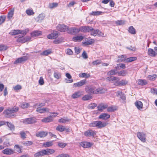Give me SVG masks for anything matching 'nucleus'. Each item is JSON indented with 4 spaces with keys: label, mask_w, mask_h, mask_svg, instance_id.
Masks as SVG:
<instances>
[{
    "label": "nucleus",
    "mask_w": 157,
    "mask_h": 157,
    "mask_svg": "<svg viewBox=\"0 0 157 157\" xmlns=\"http://www.w3.org/2000/svg\"><path fill=\"white\" fill-rule=\"evenodd\" d=\"M93 98L92 96L89 94H87L84 96L82 98V99L83 101H87L90 100Z\"/></svg>",
    "instance_id": "f704fd0d"
},
{
    "label": "nucleus",
    "mask_w": 157,
    "mask_h": 157,
    "mask_svg": "<svg viewBox=\"0 0 157 157\" xmlns=\"http://www.w3.org/2000/svg\"><path fill=\"white\" fill-rule=\"evenodd\" d=\"M13 10H11L9 11L8 14V18L10 19L13 16Z\"/></svg>",
    "instance_id": "052dcab7"
},
{
    "label": "nucleus",
    "mask_w": 157,
    "mask_h": 157,
    "mask_svg": "<svg viewBox=\"0 0 157 157\" xmlns=\"http://www.w3.org/2000/svg\"><path fill=\"white\" fill-rule=\"evenodd\" d=\"M48 135V132L44 131H42L36 133V136L37 137H44Z\"/></svg>",
    "instance_id": "6ab92c4d"
},
{
    "label": "nucleus",
    "mask_w": 157,
    "mask_h": 157,
    "mask_svg": "<svg viewBox=\"0 0 157 157\" xmlns=\"http://www.w3.org/2000/svg\"><path fill=\"white\" fill-rule=\"evenodd\" d=\"M108 107L107 104H100L98 107V109L100 111H102L103 109H106Z\"/></svg>",
    "instance_id": "7c9ffc66"
},
{
    "label": "nucleus",
    "mask_w": 157,
    "mask_h": 157,
    "mask_svg": "<svg viewBox=\"0 0 157 157\" xmlns=\"http://www.w3.org/2000/svg\"><path fill=\"white\" fill-rule=\"evenodd\" d=\"M52 53V51L51 49L46 50L41 53L40 55L43 56H47Z\"/></svg>",
    "instance_id": "a19ab883"
},
{
    "label": "nucleus",
    "mask_w": 157,
    "mask_h": 157,
    "mask_svg": "<svg viewBox=\"0 0 157 157\" xmlns=\"http://www.w3.org/2000/svg\"><path fill=\"white\" fill-rule=\"evenodd\" d=\"M117 110V108L115 106H110L107 109V111L108 112H113Z\"/></svg>",
    "instance_id": "6e6d98bb"
},
{
    "label": "nucleus",
    "mask_w": 157,
    "mask_h": 157,
    "mask_svg": "<svg viewBox=\"0 0 157 157\" xmlns=\"http://www.w3.org/2000/svg\"><path fill=\"white\" fill-rule=\"evenodd\" d=\"M56 157H69V156L67 154H62L58 155Z\"/></svg>",
    "instance_id": "774afa93"
},
{
    "label": "nucleus",
    "mask_w": 157,
    "mask_h": 157,
    "mask_svg": "<svg viewBox=\"0 0 157 157\" xmlns=\"http://www.w3.org/2000/svg\"><path fill=\"white\" fill-rule=\"evenodd\" d=\"M30 39V38L25 37V38H22L17 40V41L21 42L22 43H24L25 42L29 41Z\"/></svg>",
    "instance_id": "4c0bfd02"
},
{
    "label": "nucleus",
    "mask_w": 157,
    "mask_h": 157,
    "mask_svg": "<svg viewBox=\"0 0 157 157\" xmlns=\"http://www.w3.org/2000/svg\"><path fill=\"white\" fill-rule=\"evenodd\" d=\"M59 33L56 31H53L50 34L47 36L48 38L49 39H56L59 36Z\"/></svg>",
    "instance_id": "39448f33"
},
{
    "label": "nucleus",
    "mask_w": 157,
    "mask_h": 157,
    "mask_svg": "<svg viewBox=\"0 0 157 157\" xmlns=\"http://www.w3.org/2000/svg\"><path fill=\"white\" fill-rule=\"evenodd\" d=\"M6 124L8 125V127L10 128V129L11 130H14L15 127L11 123L6 122Z\"/></svg>",
    "instance_id": "5fc2aeb1"
},
{
    "label": "nucleus",
    "mask_w": 157,
    "mask_h": 157,
    "mask_svg": "<svg viewBox=\"0 0 157 157\" xmlns=\"http://www.w3.org/2000/svg\"><path fill=\"white\" fill-rule=\"evenodd\" d=\"M86 83V80H82L80 82L75 83L74 84L73 86L74 87H80L85 84Z\"/></svg>",
    "instance_id": "dca6fc26"
},
{
    "label": "nucleus",
    "mask_w": 157,
    "mask_h": 157,
    "mask_svg": "<svg viewBox=\"0 0 157 157\" xmlns=\"http://www.w3.org/2000/svg\"><path fill=\"white\" fill-rule=\"evenodd\" d=\"M80 32L79 28L75 27H71L70 29L68 28L67 33L69 34L75 35Z\"/></svg>",
    "instance_id": "0eeeda50"
},
{
    "label": "nucleus",
    "mask_w": 157,
    "mask_h": 157,
    "mask_svg": "<svg viewBox=\"0 0 157 157\" xmlns=\"http://www.w3.org/2000/svg\"><path fill=\"white\" fill-rule=\"evenodd\" d=\"M80 146L83 148H89L92 145V144L88 142H82L79 143Z\"/></svg>",
    "instance_id": "f8f14e48"
},
{
    "label": "nucleus",
    "mask_w": 157,
    "mask_h": 157,
    "mask_svg": "<svg viewBox=\"0 0 157 157\" xmlns=\"http://www.w3.org/2000/svg\"><path fill=\"white\" fill-rule=\"evenodd\" d=\"M53 145L52 142V141H49L44 143L43 144V146L45 147H51Z\"/></svg>",
    "instance_id": "72a5a7b5"
},
{
    "label": "nucleus",
    "mask_w": 157,
    "mask_h": 157,
    "mask_svg": "<svg viewBox=\"0 0 157 157\" xmlns=\"http://www.w3.org/2000/svg\"><path fill=\"white\" fill-rule=\"evenodd\" d=\"M107 124V123L105 122L102 123L100 121H94L89 124L90 127H97L98 128H101L105 126Z\"/></svg>",
    "instance_id": "f03ea898"
},
{
    "label": "nucleus",
    "mask_w": 157,
    "mask_h": 157,
    "mask_svg": "<svg viewBox=\"0 0 157 157\" xmlns=\"http://www.w3.org/2000/svg\"><path fill=\"white\" fill-rule=\"evenodd\" d=\"M120 96L121 99L123 100H124L126 99L125 95L121 92L118 91L117 92V96Z\"/></svg>",
    "instance_id": "473e14b6"
},
{
    "label": "nucleus",
    "mask_w": 157,
    "mask_h": 157,
    "mask_svg": "<svg viewBox=\"0 0 157 157\" xmlns=\"http://www.w3.org/2000/svg\"><path fill=\"white\" fill-rule=\"evenodd\" d=\"M117 74L118 76H125L127 74V72L126 70H122L118 72H117Z\"/></svg>",
    "instance_id": "ea45409f"
},
{
    "label": "nucleus",
    "mask_w": 157,
    "mask_h": 157,
    "mask_svg": "<svg viewBox=\"0 0 157 157\" xmlns=\"http://www.w3.org/2000/svg\"><path fill=\"white\" fill-rule=\"evenodd\" d=\"M157 75L155 74L153 75H149L147 77L148 79L151 80H154L157 78Z\"/></svg>",
    "instance_id": "603ef678"
},
{
    "label": "nucleus",
    "mask_w": 157,
    "mask_h": 157,
    "mask_svg": "<svg viewBox=\"0 0 157 157\" xmlns=\"http://www.w3.org/2000/svg\"><path fill=\"white\" fill-rule=\"evenodd\" d=\"M128 32L131 34H134L136 33L135 29L132 26H131L129 28Z\"/></svg>",
    "instance_id": "09e8293b"
},
{
    "label": "nucleus",
    "mask_w": 157,
    "mask_h": 157,
    "mask_svg": "<svg viewBox=\"0 0 157 157\" xmlns=\"http://www.w3.org/2000/svg\"><path fill=\"white\" fill-rule=\"evenodd\" d=\"M137 137L143 142H145L146 140V135L143 132H139L137 133Z\"/></svg>",
    "instance_id": "6e6552de"
},
{
    "label": "nucleus",
    "mask_w": 157,
    "mask_h": 157,
    "mask_svg": "<svg viewBox=\"0 0 157 157\" xmlns=\"http://www.w3.org/2000/svg\"><path fill=\"white\" fill-rule=\"evenodd\" d=\"M28 59L27 57L25 56L20 57L17 59L14 62V64H16L18 63H21L22 62L26 61Z\"/></svg>",
    "instance_id": "2eb2a0df"
},
{
    "label": "nucleus",
    "mask_w": 157,
    "mask_h": 157,
    "mask_svg": "<svg viewBox=\"0 0 157 157\" xmlns=\"http://www.w3.org/2000/svg\"><path fill=\"white\" fill-rule=\"evenodd\" d=\"M53 41V43L54 44H60L62 43L63 41V38L62 37H59L57 39H56Z\"/></svg>",
    "instance_id": "e433bc0d"
},
{
    "label": "nucleus",
    "mask_w": 157,
    "mask_h": 157,
    "mask_svg": "<svg viewBox=\"0 0 157 157\" xmlns=\"http://www.w3.org/2000/svg\"><path fill=\"white\" fill-rule=\"evenodd\" d=\"M126 58L127 57L125 55H122L119 56L118 57L117 61L119 62H121L123 61L125 62V60Z\"/></svg>",
    "instance_id": "a878e982"
},
{
    "label": "nucleus",
    "mask_w": 157,
    "mask_h": 157,
    "mask_svg": "<svg viewBox=\"0 0 157 157\" xmlns=\"http://www.w3.org/2000/svg\"><path fill=\"white\" fill-rule=\"evenodd\" d=\"M82 92L80 91H78L74 93L71 95V97L73 99L78 98L81 96L82 95Z\"/></svg>",
    "instance_id": "b1692460"
},
{
    "label": "nucleus",
    "mask_w": 157,
    "mask_h": 157,
    "mask_svg": "<svg viewBox=\"0 0 157 157\" xmlns=\"http://www.w3.org/2000/svg\"><path fill=\"white\" fill-rule=\"evenodd\" d=\"M83 39V37L82 36H78L74 37L73 38L72 40L75 42L81 41Z\"/></svg>",
    "instance_id": "c85d7f7f"
},
{
    "label": "nucleus",
    "mask_w": 157,
    "mask_h": 157,
    "mask_svg": "<svg viewBox=\"0 0 157 157\" xmlns=\"http://www.w3.org/2000/svg\"><path fill=\"white\" fill-rule=\"evenodd\" d=\"M90 30V35L94 36H104V33H102L101 31L98 29H95L92 27L91 28Z\"/></svg>",
    "instance_id": "7ed1b4c3"
},
{
    "label": "nucleus",
    "mask_w": 157,
    "mask_h": 157,
    "mask_svg": "<svg viewBox=\"0 0 157 157\" xmlns=\"http://www.w3.org/2000/svg\"><path fill=\"white\" fill-rule=\"evenodd\" d=\"M69 121L70 120L68 119L67 118L64 117L59 119L58 121L60 123H64L67 122Z\"/></svg>",
    "instance_id": "79ce46f5"
},
{
    "label": "nucleus",
    "mask_w": 157,
    "mask_h": 157,
    "mask_svg": "<svg viewBox=\"0 0 157 157\" xmlns=\"http://www.w3.org/2000/svg\"><path fill=\"white\" fill-rule=\"evenodd\" d=\"M3 153L7 155H10L14 153V151L12 149L6 148L2 151Z\"/></svg>",
    "instance_id": "a211bd4d"
},
{
    "label": "nucleus",
    "mask_w": 157,
    "mask_h": 157,
    "mask_svg": "<svg viewBox=\"0 0 157 157\" xmlns=\"http://www.w3.org/2000/svg\"><path fill=\"white\" fill-rule=\"evenodd\" d=\"M26 13L28 15H33L34 14V13L33 10L31 9H28L26 11Z\"/></svg>",
    "instance_id": "bf43d9fd"
},
{
    "label": "nucleus",
    "mask_w": 157,
    "mask_h": 157,
    "mask_svg": "<svg viewBox=\"0 0 157 157\" xmlns=\"http://www.w3.org/2000/svg\"><path fill=\"white\" fill-rule=\"evenodd\" d=\"M44 155L43 150L39 151L35 153L34 156L35 157H40L44 156Z\"/></svg>",
    "instance_id": "c756f323"
},
{
    "label": "nucleus",
    "mask_w": 157,
    "mask_h": 157,
    "mask_svg": "<svg viewBox=\"0 0 157 157\" xmlns=\"http://www.w3.org/2000/svg\"><path fill=\"white\" fill-rule=\"evenodd\" d=\"M45 17L44 15L43 14H41L36 18V20L37 21H41L44 20Z\"/></svg>",
    "instance_id": "58836bf2"
},
{
    "label": "nucleus",
    "mask_w": 157,
    "mask_h": 157,
    "mask_svg": "<svg viewBox=\"0 0 157 157\" xmlns=\"http://www.w3.org/2000/svg\"><path fill=\"white\" fill-rule=\"evenodd\" d=\"M148 54L149 55L152 57H154L157 54L156 52L151 48L148 49Z\"/></svg>",
    "instance_id": "393cba45"
},
{
    "label": "nucleus",
    "mask_w": 157,
    "mask_h": 157,
    "mask_svg": "<svg viewBox=\"0 0 157 157\" xmlns=\"http://www.w3.org/2000/svg\"><path fill=\"white\" fill-rule=\"evenodd\" d=\"M117 70H112L107 73V75H116L117 74Z\"/></svg>",
    "instance_id": "c03bdc74"
},
{
    "label": "nucleus",
    "mask_w": 157,
    "mask_h": 157,
    "mask_svg": "<svg viewBox=\"0 0 157 157\" xmlns=\"http://www.w3.org/2000/svg\"><path fill=\"white\" fill-rule=\"evenodd\" d=\"M137 58L136 57H131L128 58H126L125 60V63H129L136 60Z\"/></svg>",
    "instance_id": "2f4dec72"
},
{
    "label": "nucleus",
    "mask_w": 157,
    "mask_h": 157,
    "mask_svg": "<svg viewBox=\"0 0 157 157\" xmlns=\"http://www.w3.org/2000/svg\"><path fill=\"white\" fill-rule=\"evenodd\" d=\"M56 130L60 132H63L64 131H66L67 132H69V128H66L63 125H59L56 128Z\"/></svg>",
    "instance_id": "ddd939ff"
},
{
    "label": "nucleus",
    "mask_w": 157,
    "mask_h": 157,
    "mask_svg": "<svg viewBox=\"0 0 157 157\" xmlns=\"http://www.w3.org/2000/svg\"><path fill=\"white\" fill-rule=\"evenodd\" d=\"M6 18V16L4 15L0 16V25L4 22Z\"/></svg>",
    "instance_id": "680f3d73"
},
{
    "label": "nucleus",
    "mask_w": 157,
    "mask_h": 157,
    "mask_svg": "<svg viewBox=\"0 0 157 157\" xmlns=\"http://www.w3.org/2000/svg\"><path fill=\"white\" fill-rule=\"evenodd\" d=\"M20 30H14L10 32L9 34L11 35H16L19 34Z\"/></svg>",
    "instance_id": "a18cd8bd"
},
{
    "label": "nucleus",
    "mask_w": 157,
    "mask_h": 157,
    "mask_svg": "<svg viewBox=\"0 0 157 157\" xmlns=\"http://www.w3.org/2000/svg\"><path fill=\"white\" fill-rule=\"evenodd\" d=\"M36 111L37 112L43 113H44L45 112H48L49 111V109L48 108H41L39 107L36 108Z\"/></svg>",
    "instance_id": "4be33fe9"
},
{
    "label": "nucleus",
    "mask_w": 157,
    "mask_h": 157,
    "mask_svg": "<svg viewBox=\"0 0 157 157\" xmlns=\"http://www.w3.org/2000/svg\"><path fill=\"white\" fill-rule=\"evenodd\" d=\"M135 105L137 109L141 110L143 108V104L140 101H137L135 103Z\"/></svg>",
    "instance_id": "f3484780"
},
{
    "label": "nucleus",
    "mask_w": 157,
    "mask_h": 157,
    "mask_svg": "<svg viewBox=\"0 0 157 157\" xmlns=\"http://www.w3.org/2000/svg\"><path fill=\"white\" fill-rule=\"evenodd\" d=\"M96 133L92 130H90L85 132L84 135L86 136H94L96 135Z\"/></svg>",
    "instance_id": "9b49d317"
},
{
    "label": "nucleus",
    "mask_w": 157,
    "mask_h": 157,
    "mask_svg": "<svg viewBox=\"0 0 157 157\" xmlns=\"http://www.w3.org/2000/svg\"><path fill=\"white\" fill-rule=\"evenodd\" d=\"M79 76L80 77L87 78L90 77V75L86 73H83L81 74H79Z\"/></svg>",
    "instance_id": "864d4df0"
},
{
    "label": "nucleus",
    "mask_w": 157,
    "mask_h": 157,
    "mask_svg": "<svg viewBox=\"0 0 157 157\" xmlns=\"http://www.w3.org/2000/svg\"><path fill=\"white\" fill-rule=\"evenodd\" d=\"M23 144L24 145H26L27 146L31 145L33 144V142L30 141H25L23 143Z\"/></svg>",
    "instance_id": "0e129e2a"
},
{
    "label": "nucleus",
    "mask_w": 157,
    "mask_h": 157,
    "mask_svg": "<svg viewBox=\"0 0 157 157\" xmlns=\"http://www.w3.org/2000/svg\"><path fill=\"white\" fill-rule=\"evenodd\" d=\"M67 144L66 143L59 142L58 143V146L61 148L64 147Z\"/></svg>",
    "instance_id": "13d9d810"
},
{
    "label": "nucleus",
    "mask_w": 157,
    "mask_h": 157,
    "mask_svg": "<svg viewBox=\"0 0 157 157\" xmlns=\"http://www.w3.org/2000/svg\"><path fill=\"white\" fill-rule=\"evenodd\" d=\"M53 121V115H51L43 119L42 120V121L44 122H51Z\"/></svg>",
    "instance_id": "5701e85b"
},
{
    "label": "nucleus",
    "mask_w": 157,
    "mask_h": 157,
    "mask_svg": "<svg viewBox=\"0 0 157 157\" xmlns=\"http://www.w3.org/2000/svg\"><path fill=\"white\" fill-rule=\"evenodd\" d=\"M18 110V107H14L12 109L5 110L3 113L6 117H12L15 116L14 113L16 112Z\"/></svg>",
    "instance_id": "f257e3e1"
},
{
    "label": "nucleus",
    "mask_w": 157,
    "mask_h": 157,
    "mask_svg": "<svg viewBox=\"0 0 157 157\" xmlns=\"http://www.w3.org/2000/svg\"><path fill=\"white\" fill-rule=\"evenodd\" d=\"M128 83L127 81H125L124 80H121L120 81H118L117 82L116 85H121V86H124Z\"/></svg>",
    "instance_id": "37998d69"
},
{
    "label": "nucleus",
    "mask_w": 157,
    "mask_h": 157,
    "mask_svg": "<svg viewBox=\"0 0 157 157\" xmlns=\"http://www.w3.org/2000/svg\"><path fill=\"white\" fill-rule=\"evenodd\" d=\"M106 90L101 87H99L97 89L95 90L94 94H102L105 93Z\"/></svg>",
    "instance_id": "412c9836"
},
{
    "label": "nucleus",
    "mask_w": 157,
    "mask_h": 157,
    "mask_svg": "<svg viewBox=\"0 0 157 157\" xmlns=\"http://www.w3.org/2000/svg\"><path fill=\"white\" fill-rule=\"evenodd\" d=\"M36 122V119L34 117L26 118L23 121V123L26 124H33Z\"/></svg>",
    "instance_id": "9d476101"
},
{
    "label": "nucleus",
    "mask_w": 157,
    "mask_h": 157,
    "mask_svg": "<svg viewBox=\"0 0 157 157\" xmlns=\"http://www.w3.org/2000/svg\"><path fill=\"white\" fill-rule=\"evenodd\" d=\"M115 23L117 25H123L124 24V22L122 20H117L116 21Z\"/></svg>",
    "instance_id": "69168bd1"
},
{
    "label": "nucleus",
    "mask_w": 157,
    "mask_h": 157,
    "mask_svg": "<svg viewBox=\"0 0 157 157\" xmlns=\"http://www.w3.org/2000/svg\"><path fill=\"white\" fill-rule=\"evenodd\" d=\"M110 115L107 113H102L99 116V118L104 120H107L109 118Z\"/></svg>",
    "instance_id": "bb28decb"
},
{
    "label": "nucleus",
    "mask_w": 157,
    "mask_h": 157,
    "mask_svg": "<svg viewBox=\"0 0 157 157\" xmlns=\"http://www.w3.org/2000/svg\"><path fill=\"white\" fill-rule=\"evenodd\" d=\"M42 34V32L41 31H33L31 33V35L32 36L34 37L36 36H38Z\"/></svg>",
    "instance_id": "cd10ccee"
},
{
    "label": "nucleus",
    "mask_w": 157,
    "mask_h": 157,
    "mask_svg": "<svg viewBox=\"0 0 157 157\" xmlns=\"http://www.w3.org/2000/svg\"><path fill=\"white\" fill-rule=\"evenodd\" d=\"M94 42L93 40L90 39H87L86 40L83 42L85 45H90Z\"/></svg>",
    "instance_id": "3c124183"
},
{
    "label": "nucleus",
    "mask_w": 157,
    "mask_h": 157,
    "mask_svg": "<svg viewBox=\"0 0 157 157\" xmlns=\"http://www.w3.org/2000/svg\"><path fill=\"white\" fill-rule=\"evenodd\" d=\"M69 27L64 24H59L56 26L57 29L61 32H68Z\"/></svg>",
    "instance_id": "20e7f679"
},
{
    "label": "nucleus",
    "mask_w": 157,
    "mask_h": 157,
    "mask_svg": "<svg viewBox=\"0 0 157 157\" xmlns=\"http://www.w3.org/2000/svg\"><path fill=\"white\" fill-rule=\"evenodd\" d=\"M85 90L86 92L89 94H94L95 92V88L94 86H86L85 88Z\"/></svg>",
    "instance_id": "423d86ee"
},
{
    "label": "nucleus",
    "mask_w": 157,
    "mask_h": 157,
    "mask_svg": "<svg viewBox=\"0 0 157 157\" xmlns=\"http://www.w3.org/2000/svg\"><path fill=\"white\" fill-rule=\"evenodd\" d=\"M138 82V84L141 86L144 85L147 83V81L144 79H139Z\"/></svg>",
    "instance_id": "c9c22d12"
},
{
    "label": "nucleus",
    "mask_w": 157,
    "mask_h": 157,
    "mask_svg": "<svg viewBox=\"0 0 157 157\" xmlns=\"http://www.w3.org/2000/svg\"><path fill=\"white\" fill-rule=\"evenodd\" d=\"M14 148L18 153H20L22 152V149L18 145H15Z\"/></svg>",
    "instance_id": "49530a36"
},
{
    "label": "nucleus",
    "mask_w": 157,
    "mask_h": 157,
    "mask_svg": "<svg viewBox=\"0 0 157 157\" xmlns=\"http://www.w3.org/2000/svg\"><path fill=\"white\" fill-rule=\"evenodd\" d=\"M20 134L21 136V137L23 139H24L26 138V134L23 131L21 132L20 133Z\"/></svg>",
    "instance_id": "338daca9"
},
{
    "label": "nucleus",
    "mask_w": 157,
    "mask_h": 157,
    "mask_svg": "<svg viewBox=\"0 0 157 157\" xmlns=\"http://www.w3.org/2000/svg\"><path fill=\"white\" fill-rule=\"evenodd\" d=\"M91 27L88 26L81 27L79 28L80 31L86 33L89 32L91 29Z\"/></svg>",
    "instance_id": "aec40b11"
},
{
    "label": "nucleus",
    "mask_w": 157,
    "mask_h": 157,
    "mask_svg": "<svg viewBox=\"0 0 157 157\" xmlns=\"http://www.w3.org/2000/svg\"><path fill=\"white\" fill-rule=\"evenodd\" d=\"M53 76L54 77L57 79H59L61 77V74L58 72H55Z\"/></svg>",
    "instance_id": "8fccbe9b"
},
{
    "label": "nucleus",
    "mask_w": 157,
    "mask_h": 157,
    "mask_svg": "<svg viewBox=\"0 0 157 157\" xmlns=\"http://www.w3.org/2000/svg\"><path fill=\"white\" fill-rule=\"evenodd\" d=\"M119 78L118 77H114V76H110L108 77H107L106 78V80L107 81L111 82H114L115 83L114 84L116 85L117 82L119 81Z\"/></svg>",
    "instance_id": "1a4fd4ad"
},
{
    "label": "nucleus",
    "mask_w": 157,
    "mask_h": 157,
    "mask_svg": "<svg viewBox=\"0 0 157 157\" xmlns=\"http://www.w3.org/2000/svg\"><path fill=\"white\" fill-rule=\"evenodd\" d=\"M103 13V12L101 11H92L90 14L94 16H98L101 14Z\"/></svg>",
    "instance_id": "de8ad7c7"
},
{
    "label": "nucleus",
    "mask_w": 157,
    "mask_h": 157,
    "mask_svg": "<svg viewBox=\"0 0 157 157\" xmlns=\"http://www.w3.org/2000/svg\"><path fill=\"white\" fill-rule=\"evenodd\" d=\"M29 103L25 102L23 103L20 104V106L22 108H26L29 106Z\"/></svg>",
    "instance_id": "4d7b16f0"
},
{
    "label": "nucleus",
    "mask_w": 157,
    "mask_h": 157,
    "mask_svg": "<svg viewBox=\"0 0 157 157\" xmlns=\"http://www.w3.org/2000/svg\"><path fill=\"white\" fill-rule=\"evenodd\" d=\"M58 5V4L56 3H50L49 4V7L50 8H53L54 7H56Z\"/></svg>",
    "instance_id": "e2e57ef3"
},
{
    "label": "nucleus",
    "mask_w": 157,
    "mask_h": 157,
    "mask_svg": "<svg viewBox=\"0 0 157 157\" xmlns=\"http://www.w3.org/2000/svg\"><path fill=\"white\" fill-rule=\"evenodd\" d=\"M43 151L44 155L52 154L55 152V151L54 149L49 148H46L45 149H43Z\"/></svg>",
    "instance_id": "4468645a"
}]
</instances>
